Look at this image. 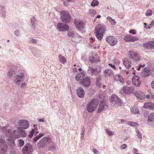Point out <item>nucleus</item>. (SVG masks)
Listing matches in <instances>:
<instances>
[{"label": "nucleus", "instance_id": "nucleus-1", "mask_svg": "<svg viewBox=\"0 0 154 154\" xmlns=\"http://www.w3.org/2000/svg\"><path fill=\"white\" fill-rule=\"evenodd\" d=\"M106 30V27L103 24H99L96 26L95 32L96 36L98 40H101L103 38Z\"/></svg>", "mask_w": 154, "mask_h": 154}, {"label": "nucleus", "instance_id": "nucleus-2", "mask_svg": "<svg viewBox=\"0 0 154 154\" xmlns=\"http://www.w3.org/2000/svg\"><path fill=\"white\" fill-rule=\"evenodd\" d=\"M98 103V100L97 99H93L87 105V111L89 112H92L94 111L96 109Z\"/></svg>", "mask_w": 154, "mask_h": 154}, {"label": "nucleus", "instance_id": "nucleus-3", "mask_svg": "<svg viewBox=\"0 0 154 154\" xmlns=\"http://www.w3.org/2000/svg\"><path fill=\"white\" fill-rule=\"evenodd\" d=\"M68 36L72 41L76 43L79 42L81 37L78 33L74 32V31H69L68 33Z\"/></svg>", "mask_w": 154, "mask_h": 154}, {"label": "nucleus", "instance_id": "nucleus-4", "mask_svg": "<svg viewBox=\"0 0 154 154\" xmlns=\"http://www.w3.org/2000/svg\"><path fill=\"white\" fill-rule=\"evenodd\" d=\"M100 67L97 66H92L91 67H89L88 70V73L91 76L96 75L100 71Z\"/></svg>", "mask_w": 154, "mask_h": 154}, {"label": "nucleus", "instance_id": "nucleus-5", "mask_svg": "<svg viewBox=\"0 0 154 154\" xmlns=\"http://www.w3.org/2000/svg\"><path fill=\"white\" fill-rule=\"evenodd\" d=\"M24 78V75L23 73L16 75L14 78V83L17 85L19 86L23 82Z\"/></svg>", "mask_w": 154, "mask_h": 154}, {"label": "nucleus", "instance_id": "nucleus-6", "mask_svg": "<svg viewBox=\"0 0 154 154\" xmlns=\"http://www.w3.org/2000/svg\"><path fill=\"white\" fill-rule=\"evenodd\" d=\"M134 90V87L128 85H125L122 88L121 92H122L125 94H129L132 93Z\"/></svg>", "mask_w": 154, "mask_h": 154}, {"label": "nucleus", "instance_id": "nucleus-7", "mask_svg": "<svg viewBox=\"0 0 154 154\" xmlns=\"http://www.w3.org/2000/svg\"><path fill=\"white\" fill-rule=\"evenodd\" d=\"M128 56L130 59L134 61H137L140 59L139 55L133 51H130L128 52Z\"/></svg>", "mask_w": 154, "mask_h": 154}, {"label": "nucleus", "instance_id": "nucleus-8", "mask_svg": "<svg viewBox=\"0 0 154 154\" xmlns=\"http://www.w3.org/2000/svg\"><path fill=\"white\" fill-rule=\"evenodd\" d=\"M50 138L48 137H46L42 138L38 142V146L40 148L43 147L49 143Z\"/></svg>", "mask_w": 154, "mask_h": 154}, {"label": "nucleus", "instance_id": "nucleus-9", "mask_svg": "<svg viewBox=\"0 0 154 154\" xmlns=\"http://www.w3.org/2000/svg\"><path fill=\"white\" fill-rule=\"evenodd\" d=\"M33 151L32 147L30 143L26 144L23 149V154H30Z\"/></svg>", "mask_w": 154, "mask_h": 154}, {"label": "nucleus", "instance_id": "nucleus-10", "mask_svg": "<svg viewBox=\"0 0 154 154\" xmlns=\"http://www.w3.org/2000/svg\"><path fill=\"white\" fill-rule=\"evenodd\" d=\"M17 124L19 126V127L23 129H26L29 126V122L26 120H19L18 121Z\"/></svg>", "mask_w": 154, "mask_h": 154}, {"label": "nucleus", "instance_id": "nucleus-11", "mask_svg": "<svg viewBox=\"0 0 154 154\" xmlns=\"http://www.w3.org/2000/svg\"><path fill=\"white\" fill-rule=\"evenodd\" d=\"M109 101L111 103L115 105L121 103V100L116 95L113 94L109 98Z\"/></svg>", "mask_w": 154, "mask_h": 154}, {"label": "nucleus", "instance_id": "nucleus-12", "mask_svg": "<svg viewBox=\"0 0 154 154\" xmlns=\"http://www.w3.org/2000/svg\"><path fill=\"white\" fill-rule=\"evenodd\" d=\"M106 40L111 46L115 45L117 42L116 38L112 36H107L106 38Z\"/></svg>", "mask_w": 154, "mask_h": 154}, {"label": "nucleus", "instance_id": "nucleus-13", "mask_svg": "<svg viewBox=\"0 0 154 154\" xmlns=\"http://www.w3.org/2000/svg\"><path fill=\"white\" fill-rule=\"evenodd\" d=\"M74 24L77 29L78 30H81L84 28V23L81 21L79 20H75Z\"/></svg>", "mask_w": 154, "mask_h": 154}, {"label": "nucleus", "instance_id": "nucleus-14", "mask_svg": "<svg viewBox=\"0 0 154 154\" xmlns=\"http://www.w3.org/2000/svg\"><path fill=\"white\" fill-rule=\"evenodd\" d=\"M99 60V58L97 54L95 53L92 54L91 56L90 57L89 60L92 63L96 64Z\"/></svg>", "mask_w": 154, "mask_h": 154}, {"label": "nucleus", "instance_id": "nucleus-15", "mask_svg": "<svg viewBox=\"0 0 154 154\" xmlns=\"http://www.w3.org/2000/svg\"><path fill=\"white\" fill-rule=\"evenodd\" d=\"M57 29L59 31H66L67 30V25L64 23H58L57 24Z\"/></svg>", "mask_w": 154, "mask_h": 154}, {"label": "nucleus", "instance_id": "nucleus-16", "mask_svg": "<svg viewBox=\"0 0 154 154\" xmlns=\"http://www.w3.org/2000/svg\"><path fill=\"white\" fill-rule=\"evenodd\" d=\"M138 39V38L137 37L133 36L131 35H127L124 38V40L127 42H133Z\"/></svg>", "mask_w": 154, "mask_h": 154}, {"label": "nucleus", "instance_id": "nucleus-17", "mask_svg": "<svg viewBox=\"0 0 154 154\" xmlns=\"http://www.w3.org/2000/svg\"><path fill=\"white\" fill-rule=\"evenodd\" d=\"M80 84L82 86L88 87L91 84L90 79L88 77H85L80 82Z\"/></svg>", "mask_w": 154, "mask_h": 154}, {"label": "nucleus", "instance_id": "nucleus-18", "mask_svg": "<svg viewBox=\"0 0 154 154\" xmlns=\"http://www.w3.org/2000/svg\"><path fill=\"white\" fill-rule=\"evenodd\" d=\"M140 78L137 76H134L132 78V82L133 84L136 87H139L141 84L140 81L139 80Z\"/></svg>", "mask_w": 154, "mask_h": 154}, {"label": "nucleus", "instance_id": "nucleus-19", "mask_svg": "<svg viewBox=\"0 0 154 154\" xmlns=\"http://www.w3.org/2000/svg\"><path fill=\"white\" fill-rule=\"evenodd\" d=\"M134 94L139 99H143L145 98V94L143 92L136 91L134 93Z\"/></svg>", "mask_w": 154, "mask_h": 154}, {"label": "nucleus", "instance_id": "nucleus-20", "mask_svg": "<svg viewBox=\"0 0 154 154\" xmlns=\"http://www.w3.org/2000/svg\"><path fill=\"white\" fill-rule=\"evenodd\" d=\"M67 13L66 11H63L60 12V16L63 22L67 23Z\"/></svg>", "mask_w": 154, "mask_h": 154}, {"label": "nucleus", "instance_id": "nucleus-21", "mask_svg": "<svg viewBox=\"0 0 154 154\" xmlns=\"http://www.w3.org/2000/svg\"><path fill=\"white\" fill-rule=\"evenodd\" d=\"M6 141L11 150L14 149L15 146L14 140H13L8 138L6 140Z\"/></svg>", "mask_w": 154, "mask_h": 154}, {"label": "nucleus", "instance_id": "nucleus-22", "mask_svg": "<svg viewBox=\"0 0 154 154\" xmlns=\"http://www.w3.org/2000/svg\"><path fill=\"white\" fill-rule=\"evenodd\" d=\"M144 48H147L150 49H154V42L153 41H149L143 44Z\"/></svg>", "mask_w": 154, "mask_h": 154}, {"label": "nucleus", "instance_id": "nucleus-23", "mask_svg": "<svg viewBox=\"0 0 154 154\" xmlns=\"http://www.w3.org/2000/svg\"><path fill=\"white\" fill-rule=\"evenodd\" d=\"M107 107V106L106 104V102L105 101H102L100 102L99 108L98 109V111L99 112L103 111V109L106 108Z\"/></svg>", "mask_w": 154, "mask_h": 154}, {"label": "nucleus", "instance_id": "nucleus-24", "mask_svg": "<svg viewBox=\"0 0 154 154\" xmlns=\"http://www.w3.org/2000/svg\"><path fill=\"white\" fill-rule=\"evenodd\" d=\"M151 73V70L148 68H145L142 71L141 75L143 77H146L148 76Z\"/></svg>", "mask_w": 154, "mask_h": 154}, {"label": "nucleus", "instance_id": "nucleus-25", "mask_svg": "<svg viewBox=\"0 0 154 154\" xmlns=\"http://www.w3.org/2000/svg\"><path fill=\"white\" fill-rule=\"evenodd\" d=\"M123 63L127 68L129 69L131 66V61L128 59L125 58L123 61Z\"/></svg>", "mask_w": 154, "mask_h": 154}, {"label": "nucleus", "instance_id": "nucleus-26", "mask_svg": "<svg viewBox=\"0 0 154 154\" xmlns=\"http://www.w3.org/2000/svg\"><path fill=\"white\" fill-rule=\"evenodd\" d=\"M104 73L105 75L106 76H109L112 77L115 76V75L113 73V71L110 69H105L104 71Z\"/></svg>", "mask_w": 154, "mask_h": 154}, {"label": "nucleus", "instance_id": "nucleus-27", "mask_svg": "<svg viewBox=\"0 0 154 154\" xmlns=\"http://www.w3.org/2000/svg\"><path fill=\"white\" fill-rule=\"evenodd\" d=\"M76 93L78 96L80 98L84 97L85 93L84 90L82 88H79L76 90Z\"/></svg>", "mask_w": 154, "mask_h": 154}, {"label": "nucleus", "instance_id": "nucleus-28", "mask_svg": "<svg viewBox=\"0 0 154 154\" xmlns=\"http://www.w3.org/2000/svg\"><path fill=\"white\" fill-rule=\"evenodd\" d=\"M85 74L83 72L81 73L77 72L75 75V78L76 80L79 81L85 77Z\"/></svg>", "mask_w": 154, "mask_h": 154}, {"label": "nucleus", "instance_id": "nucleus-29", "mask_svg": "<svg viewBox=\"0 0 154 154\" xmlns=\"http://www.w3.org/2000/svg\"><path fill=\"white\" fill-rule=\"evenodd\" d=\"M7 145L5 144L0 147V154H4L6 153L8 148Z\"/></svg>", "mask_w": 154, "mask_h": 154}, {"label": "nucleus", "instance_id": "nucleus-30", "mask_svg": "<svg viewBox=\"0 0 154 154\" xmlns=\"http://www.w3.org/2000/svg\"><path fill=\"white\" fill-rule=\"evenodd\" d=\"M143 107L145 108L152 109L154 107V105L152 103L146 102L144 103Z\"/></svg>", "mask_w": 154, "mask_h": 154}, {"label": "nucleus", "instance_id": "nucleus-31", "mask_svg": "<svg viewBox=\"0 0 154 154\" xmlns=\"http://www.w3.org/2000/svg\"><path fill=\"white\" fill-rule=\"evenodd\" d=\"M6 8L4 6H0V15L3 17L5 15Z\"/></svg>", "mask_w": 154, "mask_h": 154}, {"label": "nucleus", "instance_id": "nucleus-32", "mask_svg": "<svg viewBox=\"0 0 154 154\" xmlns=\"http://www.w3.org/2000/svg\"><path fill=\"white\" fill-rule=\"evenodd\" d=\"M96 13V11L95 10L93 9H90L88 13V14L89 16L93 17H94Z\"/></svg>", "mask_w": 154, "mask_h": 154}, {"label": "nucleus", "instance_id": "nucleus-33", "mask_svg": "<svg viewBox=\"0 0 154 154\" xmlns=\"http://www.w3.org/2000/svg\"><path fill=\"white\" fill-rule=\"evenodd\" d=\"M107 19L110 22L112 25H114L116 23V22L114 19L109 16H108L107 18Z\"/></svg>", "mask_w": 154, "mask_h": 154}, {"label": "nucleus", "instance_id": "nucleus-34", "mask_svg": "<svg viewBox=\"0 0 154 154\" xmlns=\"http://www.w3.org/2000/svg\"><path fill=\"white\" fill-rule=\"evenodd\" d=\"M59 58L60 61L63 63H66V58L63 56L61 55H59Z\"/></svg>", "mask_w": 154, "mask_h": 154}, {"label": "nucleus", "instance_id": "nucleus-35", "mask_svg": "<svg viewBox=\"0 0 154 154\" xmlns=\"http://www.w3.org/2000/svg\"><path fill=\"white\" fill-rule=\"evenodd\" d=\"M127 124L128 125L133 127H137L138 125L137 122H128L127 123Z\"/></svg>", "mask_w": 154, "mask_h": 154}, {"label": "nucleus", "instance_id": "nucleus-36", "mask_svg": "<svg viewBox=\"0 0 154 154\" xmlns=\"http://www.w3.org/2000/svg\"><path fill=\"white\" fill-rule=\"evenodd\" d=\"M99 5V2L97 0H93L91 2V6L94 7Z\"/></svg>", "mask_w": 154, "mask_h": 154}, {"label": "nucleus", "instance_id": "nucleus-37", "mask_svg": "<svg viewBox=\"0 0 154 154\" xmlns=\"http://www.w3.org/2000/svg\"><path fill=\"white\" fill-rule=\"evenodd\" d=\"M5 134L7 137H11V134L12 132L10 129H8L5 131Z\"/></svg>", "mask_w": 154, "mask_h": 154}, {"label": "nucleus", "instance_id": "nucleus-38", "mask_svg": "<svg viewBox=\"0 0 154 154\" xmlns=\"http://www.w3.org/2000/svg\"><path fill=\"white\" fill-rule=\"evenodd\" d=\"M154 113H150L148 119V121L149 122H152L153 119L154 118Z\"/></svg>", "mask_w": 154, "mask_h": 154}, {"label": "nucleus", "instance_id": "nucleus-39", "mask_svg": "<svg viewBox=\"0 0 154 154\" xmlns=\"http://www.w3.org/2000/svg\"><path fill=\"white\" fill-rule=\"evenodd\" d=\"M105 131L107 134L109 136L113 135H114V132L109 131L108 129H106Z\"/></svg>", "mask_w": 154, "mask_h": 154}, {"label": "nucleus", "instance_id": "nucleus-40", "mask_svg": "<svg viewBox=\"0 0 154 154\" xmlns=\"http://www.w3.org/2000/svg\"><path fill=\"white\" fill-rule=\"evenodd\" d=\"M29 41L30 43L32 44L36 43L37 42L36 40L32 38H29Z\"/></svg>", "mask_w": 154, "mask_h": 154}, {"label": "nucleus", "instance_id": "nucleus-41", "mask_svg": "<svg viewBox=\"0 0 154 154\" xmlns=\"http://www.w3.org/2000/svg\"><path fill=\"white\" fill-rule=\"evenodd\" d=\"M18 146L20 147L22 146L24 144V141L22 139H20L18 140Z\"/></svg>", "mask_w": 154, "mask_h": 154}, {"label": "nucleus", "instance_id": "nucleus-42", "mask_svg": "<svg viewBox=\"0 0 154 154\" xmlns=\"http://www.w3.org/2000/svg\"><path fill=\"white\" fill-rule=\"evenodd\" d=\"M14 70L13 69H11L9 71L8 73V76L9 78L11 77L13 73Z\"/></svg>", "mask_w": 154, "mask_h": 154}, {"label": "nucleus", "instance_id": "nucleus-43", "mask_svg": "<svg viewBox=\"0 0 154 154\" xmlns=\"http://www.w3.org/2000/svg\"><path fill=\"white\" fill-rule=\"evenodd\" d=\"M152 13V11L150 9L147 10L146 13V15L147 16H150Z\"/></svg>", "mask_w": 154, "mask_h": 154}, {"label": "nucleus", "instance_id": "nucleus-44", "mask_svg": "<svg viewBox=\"0 0 154 154\" xmlns=\"http://www.w3.org/2000/svg\"><path fill=\"white\" fill-rule=\"evenodd\" d=\"M131 112H132L133 113H138L139 112V111L137 108L136 107H134V108H132V109L131 111Z\"/></svg>", "mask_w": 154, "mask_h": 154}, {"label": "nucleus", "instance_id": "nucleus-45", "mask_svg": "<svg viewBox=\"0 0 154 154\" xmlns=\"http://www.w3.org/2000/svg\"><path fill=\"white\" fill-rule=\"evenodd\" d=\"M5 144V140L2 139V138H1L0 139V147L1 146H3Z\"/></svg>", "mask_w": 154, "mask_h": 154}, {"label": "nucleus", "instance_id": "nucleus-46", "mask_svg": "<svg viewBox=\"0 0 154 154\" xmlns=\"http://www.w3.org/2000/svg\"><path fill=\"white\" fill-rule=\"evenodd\" d=\"M14 33L17 36H19L20 35V31L19 30H16L14 31Z\"/></svg>", "mask_w": 154, "mask_h": 154}, {"label": "nucleus", "instance_id": "nucleus-47", "mask_svg": "<svg viewBox=\"0 0 154 154\" xmlns=\"http://www.w3.org/2000/svg\"><path fill=\"white\" fill-rule=\"evenodd\" d=\"M35 130V129H32V131L30 133V134L29 135V136L30 137V138H31L32 137L33 134L35 133V132H34V131Z\"/></svg>", "mask_w": 154, "mask_h": 154}, {"label": "nucleus", "instance_id": "nucleus-48", "mask_svg": "<svg viewBox=\"0 0 154 154\" xmlns=\"http://www.w3.org/2000/svg\"><path fill=\"white\" fill-rule=\"evenodd\" d=\"M127 147V145L125 144H124L121 145L120 146V148L122 149H126Z\"/></svg>", "mask_w": 154, "mask_h": 154}, {"label": "nucleus", "instance_id": "nucleus-49", "mask_svg": "<svg viewBox=\"0 0 154 154\" xmlns=\"http://www.w3.org/2000/svg\"><path fill=\"white\" fill-rule=\"evenodd\" d=\"M113 62L115 64L117 65H119L120 63V62L116 59H114L113 60Z\"/></svg>", "mask_w": 154, "mask_h": 154}, {"label": "nucleus", "instance_id": "nucleus-50", "mask_svg": "<svg viewBox=\"0 0 154 154\" xmlns=\"http://www.w3.org/2000/svg\"><path fill=\"white\" fill-rule=\"evenodd\" d=\"M137 136L139 139H141L142 135L141 133L139 131L137 132Z\"/></svg>", "mask_w": 154, "mask_h": 154}, {"label": "nucleus", "instance_id": "nucleus-51", "mask_svg": "<svg viewBox=\"0 0 154 154\" xmlns=\"http://www.w3.org/2000/svg\"><path fill=\"white\" fill-rule=\"evenodd\" d=\"M40 138L37 135L33 138V141L34 142H35L38 140Z\"/></svg>", "mask_w": 154, "mask_h": 154}, {"label": "nucleus", "instance_id": "nucleus-52", "mask_svg": "<svg viewBox=\"0 0 154 154\" xmlns=\"http://www.w3.org/2000/svg\"><path fill=\"white\" fill-rule=\"evenodd\" d=\"M108 65L110 66L112 68H113L114 69L116 70V68L115 67V65L109 63L108 64Z\"/></svg>", "mask_w": 154, "mask_h": 154}, {"label": "nucleus", "instance_id": "nucleus-53", "mask_svg": "<svg viewBox=\"0 0 154 154\" xmlns=\"http://www.w3.org/2000/svg\"><path fill=\"white\" fill-rule=\"evenodd\" d=\"M129 32L130 33H132V34H136V31L135 30H134V29H131V30H130L129 31Z\"/></svg>", "mask_w": 154, "mask_h": 154}, {"label": "nucleus", "instance_id": "nucleus-54", "mask_svg": "<svg viewBox=\"0 0 154 154\" xmlns=\"http://www.w3.org/2000/svg\"><path fill=\"white\" fill-rule=\"evenodd\" d=\"M138 152V150L137 149L135 148H133V153H134L135 154Z\"/></svg>", "mask_w": 154, "mask_h": 154}, {"label": "nucleus", "instance_id": "nucleus-55", "mask_svg": "<svg viewBox=\"0 0 154 154\" xmlns=\"http://www.w3.org/2000/svg\"><path fill=\"white\" fill-rule=\"evenodd\" d=\"M44 135V134L43 133H40L38 135V136L40 138H41Z\"/></svg>", "mask_w": 154, "mask_h": 154}, {"label": "nucleus", "instance_id": "nucleus-56", "mask_svg": "<svg viewBox=\"0 0 154 154\" xmlns=\"http://www.w3.org/2000/svg\"><path fill=\"white\" fill-rule=\"evenodd\" d=\"M7 126H5L3 127L2 128V130L3 132H5L6 131V130H7Z\"/></svg>", "mask_w": 154, "mask_h": 154}, {"label": "nucleus", "instance_id": "nucleus-57", "mask_svg": "<svg viewBox=\"0 0 154 154\" xmlns=\"http://www.w3.org/2000/svg\"><path fill=\"white\" fill-rule=\"evenodd\" d=\"M26 83H23L22 84L21 86V87L22 88H24L25 86H26Z\"/></svg>", "mask_w": 154, "mask_h": 154}, {"label": "nucleus", "instance_id": "nucleus-58", "mask_svg": "<svg viewBox=\"0 0 154 154\" xmlns=\"http://www.w3.org/2000/svg\"><path fill=\"white\" fill-rule=\"evenodd\" d=\"M68 23L70 21L71 18V17L70 16V15L68 14Z\"/></svg>", "mask_w": 154, "mask_h": 154}, {"label": "nucleus", "instance_id": "nucleus-59", "mask_svg": "<svg viewBox=\"0 0 154 154\" xmlns=\"http://www.w3.org/2000/svg\"><path fill=\"white\" fill-rule=\"evenodd\" d=\"M38 121L39 122H44V119H38Z\"/></svg>", "mask_w": 154, "mask_h": 154}, {"label": "nucleus", "instance_id": "nucleus-60", "mask_svg": "<svg viewBox=\"0 0 154 154\" xmlns=\"http://www.w3.org/2000/svg\"><path fill=\"white\" fill-rule=\"evenodd\" d=\"M118 77L119 78L120 77V79H119V81L121 82H122V81H123V79L119 75H118Z\"/></svg>", "mask_w": 154, "mask_h": 154}, {"label": "nucleus", "instance_id": "nucleus-61", "mask_svg": "<svg viewBox=\"0 0 154 154\" xmlns=\"http://www.w3.org/2000/svg\"><path fill=\"white\" fill-rule=\"evenodd\" d=\"M11 154H15V150L13 149L11 150Z\"/></svg>", "mask_w": 154, "mask_h": 154}, {"label": "nucleus", "instance_id": "nucleus-62", "mask_svg": "<svg viewBox=\"0 0 154 154\" xmlns=\"http://www.w3.org/2000/svg\"><path fill=\"white\" fill-rule=\"evenodd\" d=\"M151 85L152 88H154V81L152 82L151 83Z\"/></svg>", "mask_w": 154, "mask_h": 154}, {"label": "nucleus", "instance_id": "nucleus-63", "mask_svg": "<svg viewBox=\"0 0 154 154\" xmlns=\"http://www.w3.org/2000/svg\"><path fill=\"white\" fill-rule=\"evenodd\" d=\"M84 136V133H82L81 134V139H82L83 138Z\"/></svg>", "mask_w": 154, "mask_h": 154}, {"label": "nucleus", "instance_id": "nucleus-64", "mask_svg": "<svg viewBox=\"0 0 154 154\" xmlns=\"http://www.w3.org/2000/svg\"><path fill=\"white\" fill-rule=\"evenodd\" d=\"M93 152H94L95 153H97L98 152V151L95 149H93Z\"/></svg>", "mask_w": 154, "mask_h": 154}]
</instances>
